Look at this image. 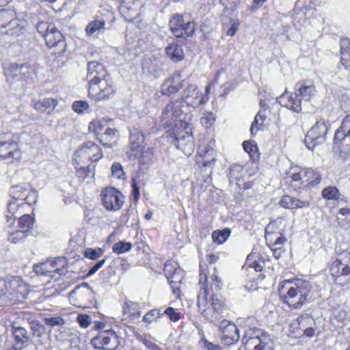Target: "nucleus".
Wrapping results in <instances>:
<instances>
[{
    "label": "nucleus",
    "instance_id": "f257e3e1",
    "mask_svg": "<svg viewBox=\"0 0 350 350\" xmlns=\"http://www.w3.org/2000/svg\"><path fill=\"white\" fill-rule=\"evenodd\" d=\"M198 285L197 307L199 312L210 322H215L224 317L230 310V306L226 299L217 293L221 290L224 282L218 275L217 268L214 267L209 281L206 271L201 267Z\"/></svg>",
    "mask_w": 350,
    "mask_h": 350
},
{
    "label": "nucleus",
    "instance_id": "f03ea898",
    "mask_svg": "<svg viewBox=\"0 0 350 350\" xmlns=\"http://www.w3.org/2000/svg\"><path fill=\"white\" fill-rule=\"evenodd\" d=\"M312 288L309 281L296 278L281 282L278 293L283 304L297 310L310 302Z\"/></svg>",
    "mask_w": 350,
    "mask_h": 350
},
{
    "label": "nucleus",
    "instance_id": "7ed1b4c3",
    "mask_svg": "<svg viewBox=\"0 0 350 350\" xmlns=\"http://www.w3.org/2000/svg\"><path fill=\"white\" fill-rule=\"evenodd\" d=\"M38 64L29 62H8L3 64V73L9 82H22L28 85L38 80Z\"/></svg>",
    "mask_w": 350,
    "mask_h": 350
},
{
    "label": "nucleus",
    "instance_id": "20e7f679",
    "mask_svg": "<svg viewBox=\"0 0 350 350\" xmlns=\"http://www.w3.org/2000/svg\"><path fill=\"white\" fill-rule=\"evenodd\" d=\"M127 154L130 159L137 160L140 165L150 163L154 158V148L146 147L145 135L138 129H134L130 133Z\"/></svg>",
    "mask_w": 350,
    "mask_h": 350
},
{
    "label": "nucleus",
    "instance_id": "39448f33",
    "mask_svg": "<svg viewBox=\"0 0 350 350\" xmlns=\"http://www.w3.org/2000/svg\"><path fill=\"white\" fill-rule=\"evenodd\" d=\"M34 207L12 203L7 206L6 222L12 226L18 218V228L30 234L35 223Z\"/></svg>",
    "mask_w": 350,
    "mask_h": 350
},
{
    "label": "nucleus",
    "instance_id": "423d86ee",
    "mask_svg": "<svg viewBox=\"0 0 350 350\" xmlns=\"http://www.w3.org/2000/svg\"><path fill=\"white\" fill-rule=\"evenodd\" d=\"M37 31L44 38L46 47L51 53L62 55L66 49V43L63 33L53 23L41 21L37 25Z\"/></svg>",
    "mask_w": 350,
    "mask_h": 350
},
{
    "label": "nucleus",
    "instance_id": "0eeeda50",
    "mask_svg": "<svg viewBox=\"0 0 350 350\" xmlns=\"http://www.w3.org/2000/svg\"><path fill=\"white\" fill-rule=\"evenodd\" d=\"M172 34L180 41H187L193 36L197 24L186 13H175L170 16L168 23Z\"/></svg>",
    "mask_w": 350,
    "mask_h": 350
},
{
    "label": "nucleus",
    "instance_id": "6e6552de",
    "mask_svg": "<svg viewBox=\"0 0 350 350\" xmlns=\"http://www.w3.org/2000/svg\"><path fill=\"white\" fill-rule=\"evenodd\" d=\"M117 91V86L111 77L88 85V96L90 100L96 103L106 102L113 99Z\"/></svg>",
    "mask_w": 350,
    "mask_h": 350
},
{
    "label": "nucleus",
    "instance_id": "1a4fd4ad",
    "mask_svg": "<svg viewBox=\"0 0 350 350\" xmlns=\"http://www.w3.org/2000/svg\"><path fill=\"white\" fill-rule=\"evenodd\" d=\"M25 21L16 17L9 9H0V32L11 36H18L25 31Z\"/></svg>",
    "mask_w": 350,
    "mask_h": 350
},
{
    "label": "nucleus",
    "instance_id": "9d476101",
    "mask_svg": "<svg viewBox=\"0 0 350 350\" xmlns=\"http://www.w3.org/2000/svg\"><path fill=\"white\" fill-rule=\"evenodd\" d=\"M269 261L270 258L262 247H254L252 252L247 255L245 262L242 267V269L249 272L250 269H253L256 272L259 273L256 280L262 281L265 276L261 272L265 267L266 263Z\"/></svg>",
    "mask_w": 350,
    "mask_h": 350
},
{
    "label": "nucleus",
    "instance_id": "9b49d317",
    "mask_svg": "<svg viewBox=\"0 0 350 350\" xmlns=\"http://www.w3.org/2000/svg\"><path fill=\"white\" fill-rule=\"evenodd\" d=\"M99 196L102 206L107 211H118L124 203L123 193L114 187L107 186L102 188Z\"/></svg>",
    "mask_w": 350,
    "mask_h": 350
},
{
    "label": "nucleus",
    "instance_id": "f8f14e48",
    "mask_svg": "<svg viewBox=\"0 0 350 350\" xmlns=\"http://www.w3.org/2000/svg\"><path fill=\"white\" fill-rule=\"evenodd\" d=\"M37 200L38 193L29 184H19L12 187V199L8 204L16 203L33 206Z\"/></svg>",
    "mask_w": 350,
    "mask_h": 350
},
{
    "label": "nucleus",
    "instance_id": "ddd939ff",
    "mask_svg": "<svg viewBox=\"0 0 350 350\" xmlns=\"http://www.w3.org/2000/svg\"><path fill=\"white\" fill-rule=\"evenodd\" d=\"M73 157L78 160L96 164L104 157V153L100 145L94 142L88 140L84 142L75 151Z\"/></svg>",
    "mask_w": 350,
    "mask_h": 350
},
{
    "label": "nucleus",
    "instance_id": "4468645a",
    "mask_svg": "<svg viewBox=\"0 0 350 350\" xmlns=\"http://www.w3.org/2000/svg\"><path fill=\"white\" fill-rule=\"evenodd\" d=\"M187 78L183 70H176L163 81L159 90L161 94L167 97L176 95L183 88Z\"/></svg>",
    "mask_w": 350,
    "mask_h": 350
},
{
    "label": "nucleus",
    "instance_id": "2eb2a0df",
    "mask_svg": "<svg viewBox=\"0 0 350 350\" xmlns=\"http://www.w3.org/2000/svg\"><path fill=\"white\" fill-rule=\"evenodd\" d=\"M5 293L10 299L23 301L29 293V286L20 277H12L5 282Z\"/></svg>",
    "mask_w": 350,
    "mask_h": 350
},
{
    "label": "nucleus",
    "instance_id": "dca6fc26",
    "mask_svg": "<svg viewBox=\"0 0 350 350\" xmlns=\"http://www.w3.org/2000/svg\"><path fill=\"white\" fill-rule=\"evenodd\" d=\"M328 125L325 120L320 119L307 132L304 142L306 147L313 150L317 146L323 144L326 139L328 131Z\"/></svg>",
    "mask_w": 350,
    "mask_h": 350
},
{
    "label": "nucleus",
    "instance_id": "f3484780",
    "mask_svg": "<svg viewBox=\"0 0 350 350\" xmlns=\"http://www.w3.org/2000/svg\"><path fill=\"white\" fill-rule=\"evenodd\" d=\"M22 151L18 143L12 139L0 137V160L8 163H14L21 161Z\"/></svg>",
    "mask_w": 350,
    "mask_h": 350
},
{
    "label": "nucleus",
    "instance_id": "a211bd4d",
    "mask_svg": "<svg viewBox=\"0 0 350 350\" xmlns=\"http://www.w3.org/2000/svg\"><path fill=\"white\" fill-rule=\"evenodd\" d=\"M209 93V85H206L205 92L202 94L196 85L190 84L184 90L180 100L183 101V103L185 102L189 107L196 108L208 101Z\"/></svg>",
    "mask_w": 350,
    "mask_h": 350
},
{
    "label": "nucleus",
    "instance_id": "6ab92c4d",
    "mask_svg": "<svg viewBox=\"0 0 350 350\" xmlns=\"http://www.w3.org/2000/svg\"><path fill=\"white\" fill-rule=\"evenodd\" d=\"M91 345L97 349L113 350L119 345L118 336L112 329L98 332L90 341Z\"/></svg>",
    "mask_w": 350,
    "mask_h": 350
},
{
    "label": "nucleus",
    "instance_id": "aec40b11",
    "mask_svg": "<svg viewBox=\"0 0 350 350\" xmlns=\"http://www.w3.org/2000/svg\"><path fill=\"white\" fill-rule=\"evenodd\" d=\"M305 167H291L286 174L285 181L288 188L299 192L306 190Z\"/></svg>",
    "mask_w": 350,
    "mask_h": 350
},
{
    "label": "nucleus",
    "instance_id": "412c9836",
    "mask_svg": "<svg viewBox=\"0 0 350 350\" xmlns=\"http://www.w3.org/2000/svg\"><path fill=\"white\" fill-rule=\"evenodd\" d=\"M338 256L340 258L331 262L329 267V273L334 281L350 275V252L342 251Z\"/></svg>",
    "mask_w": 350,
    "mask_h": 350
},
{
    "label": "nucleus",
    "instance_id": "4be33fe9",
    "mask_svg": "<svg viewBox=\"0 0 350 350\" xmlns=\"http://www.w3.org/2000/svg\"><path fill=\"white\" fill-rule=\"evenodd\" d=\"M274 224L275 223H271L267 226V228H266L265 239L267 245L270 247V250L273 252L274 258L278 259L285 252L284 245L286 242V239L281 233L278 235L273 232L269 231Z\"/></svg>",
    "mask_w": 350,
    "mask_h": 350
},
{
    "label": "nucleus",
    "instance_id": "5701e85b",
    "mask_svg": "<svg viewBox=\"0 0 350 350\" xmlns=\"http://www.w3.org/2000/svg\"><path fill=\"white\" fill-rule=\"evenodd\" d=\"M92 292L88 284L77 286L69 294L70 304L78 308H88L92 303Z\"/></svg>",
    "mask_w": 350,
    "mask_h": 350
},
{
    "label": "nucleus",
    "instance_id": "b1692460",
    "mask_svg": "<svg viewBox=\"0 0 350 350\" xmlns=\"http://www.w3.org/2000/svg\"><path fill=\"white\" fill-rule=\"evenodd\" d=\"M174 144L178 149L187 156L191 155L194 150V139L191 132L185 131V129L176 130L174 133Z\"/></svg>",
    "mask_w": 350,
    "mask_h": 350
},
{
    "label": "nucleus",
    "instance_id": "393cba45",
    "mask_svg": "<svg viewBox=\"0 0 350 350\" xmlns=\"http://www.w3.org/2000/svg\"><path fill=\"white\" fill-rule=\"evenodd\" d=\"M216 161L215 153L212 146L204 140L198 145L196 156V163L202 169L211 166Z\"/></svg>",
    "mask_w": 350,
    "mask_h": 350
},
{
    "label": "nucleus",
    "instance_id": "a878e982",
    "mask_svg": "<svg viewBox=\"0 0 350 350\" xmlns=\"http://www.w3.org/2000/svg\"><path fill=\"white\" fill-rule=\"evenodd\" d=\"M143 5L142 0H120L119 11L126 21L131 22L139 16Z\"/></svg>",
    "mask_w": 350,
    "mask_h": 350
},
{
    "label": "nucleus",
    "instance_id": "bb28decb",
    "mask_svg": "<svg viewBox=\"0 0 350 350\" xmlns=\"http://www.w3.org/2000/svg\"><path fill=\"white\" fill-rule=\"evenodd\" d=\"M219 334L221 341L227 346L236 343L240 337L237 326L227 320H223L221 322Z\"/></svg>",
    "mask_w": 350,
    "mask_h": 350
},
{
    "label": "nucleus",
    "instance_id": "cd10ccee",
    "mask_svg": "<svg viewBox=\"0 0 350 350\" xmlns=\"http://www.w3.org/2000/svg\"><path fill=\"white\" fill-rule=\"evenodd\" d=\"M111 77L104 64L97 61H90L87 64L88 85Z\"/></svg>",
    "mask_w": 350,
    "mask_h": 350
},
{
    "label": "nucleus",
    "instance_id": "c85d7f7f",
    "mask_svg": "<svg viewBox=\"0 0 350 350\" xmlns=\"http://www.w3.org/2000/svg\"><path fill=\"white\" fill-rule=\"evenodd\" d=\"M85 163L72 157V163L75 168V174L79 183H84L88 179H94L95 176L96 164L89 163L84 165Z\"/></svg>",
    "mask_w": 350,
    "mask_h": 350
},
{
    "label": "nucleus",
    "instance_id": "c756f323",
    "mask_svg": "<svg viewBox=\"0 0 350 350\" xmlns=\"http://www.w3.org/2000/svg\"><path fill=\"white\" fill-rule=\"evenodd\" d=\"M269 339V335L263 334L259 329H249L243 336V346L245 350H255L262 342H267Z\"/></svg>",
    "mask_w": 350,
    "mask_h": 350
},
{
    "label": "nucleus",
    "instance_id": "7c9ffc66",
    "mask_svg": "<svg viewBox=\"0 0 350 350\" xmlns=\"http://www.w3.org/2000/svg\"><path fill=\"white\" fill-rule=\"evenodd\" d=\"M183 103L180 100L170 101L164 107L161 118L162 120L176 122L180 120L183 115Z\"/></svg>",
    "mask_w": 350,
    "mask_h": 350
},
{
    "label": "nucleus",
    "instance_id": "2f4dec72",
    "mask_svg": "<svg viewBox=\"0 0 350 350\" xmlns=\"http://www.w3.org/2000/svg\"><path fill=\"white\" fill-rule=\"evenodd\" d=\"M12 334L14 338V345L7 350H21L27 347L30 342V334L28 331L23 327L11 325Z\"/></svg>",
    "mask_w": 350,
    "mask_h": 350
},
{
    "label": "nucleus",
    "instance_id": "473e14b6",
    "mask_svg": "<svg viewBox=\"0 0 350 350\" xmlns=\"http://www.w3.org/2000/svg\"><path fill=\"white\" fill-rule=\"evenodd\" d=\"M273 105L270 106L265 100L260 101V111L258 112L250 127L252 135H254L263 126V124L268 115L271 113Z\"/></svg>",
    "mask_w": 350,
    "mask_h": 350
},
{
    "label": "nucleus",
    "instance_id": "72a5a7b5",
    "mask_svg": "<svg viewBox=\"0 0 350 350\" xmlns=\"http://www.w3.org/2000/svg\"><path fill=\"white\" fill-rule=\"evenodd\" d=\"M141 316L139 304L136 301L126 300L122 305V317L124 321L133 322Z\"/></svg>",
    "mask_w": 350,
    "mask_h": 350
},
{
    "label": "nucleus",
    "instance_id": "f704fd0d",
    "mask_svg": "<svg viewBox=\"0 0 350 350\" xmlns=\"http://www.w3.org/2000/svg\"><path fill=\"white\" fill-rule=\"evenodd\" d=\"M280 104L296 113L301 111V100L297 94L284 93L279 97Z\"/></svg>",
    "mask_w": 350,
    "mask_h": 350
},
{
    "label": "nucleus",
    "instance_id": "c9c22d12",
    "mask_svg": "<svg viewBox=\"0 0 350 350\" xmlns=\"http://www.w3.org/2000/svg\"><path fill=\"white\" fill-rule=\"evenodd\" d=\"M183 279L184 273L183 269L176 271V273L167 278L172 289V293L174 297L177 299H182L183 294L181 291V285Z\"/></svg>",
    "mask_w": 350,
    "mask_h": 350
},
{
    "label": "nucleus",
    "instance_id": "e433bc0d",
    "mask_svg": "<svg viewBox=\"0 0 350 350\" xmlns=\"http://www.w3.org/2000/svg\"><path fill=\"white\" fill-rule=\"evenodd\" d=\"M57 260L46 261L34 267V271L40 275H52L53 273H59L61 269L57 267Z\"/></svg>",
    "mask_w": 350,
    "mask_h": 350
},
{
    "label": "nucleus",
    "instance_id": "4c0bfd02",
    "mask_svg": "<svg viewBox=\"0 0 350 350\" xmlns=\"http://www.w3.org/2000/svg\"><path fill=\"white\" fill-rule=\"evenodd\" d=\"M165 53L174 62H181L185 58V53L181 45L176 42L167 44L165 48Z\"/></svg>",
    "mask_w": 350,
    "mask_h": 350
},
{
    "label": "nucleus",
    "instance_id": "58836bf2",
    "mask_svg": "<svg viewBox=\"0 0 350 350\" xmlns=\"http://www.w3.org/2000/svg\"><path fill=\"white\" fill-rule=\"evenodd\" d=\"M340 44V63L345 68L350 69V39L342 38Z\"/></svg>",
    "mask_w": 350,
    "mask_h": 350
},
{
    "label": "nucleus",
    "instance_id": "ea45409f",
    "mask_svg": "<svg viewBox=\"0 0 350 350\" xmlns=\"http://www.w3.org/2000/svg\"><path fill=\"white\" fill-rule=\"evenodd\" d=\"M57 105V100L53 98H44L34 102L33 108L41 113H50Z\"/></svg>",
    "mask_w": 350,
    "mask_h": 350
},
{
    "label": "nucleus",
    "instance_id": "a19ab883",
    "mask_svg": "<svg viewBox=\"0 0 350 350\" xmlns=\"http://www.w3.org/2000/svg\"><path fill=\"white\" fill-rule=\"evenodd\" d=\"M306 190L317 187L322 180V176L319 172L312 167H306Z\"/></svg>",
    "mask_w": 350,
    "mask_h": 350
},
{
    "label": "nucleus",
    "instance_id": "79ce46f5",
    "mask_svg": "<svg viewBox=\"0 0 350 350\" xmlns=\"http://www.w3.org/2000/svg\"><path fill=\"white\" fill-rule=\"evenodd\" d=\"M106 122L104 120L96 118L91 121L88 125V131L90 133L94 134L96 139L99 140L105 130Z\"/></svg>",
    "mask_w": 350,
    "mask_h": 350
},
{
    "label": "nucleus",
    "instance_id": "37998d69",
    "mask_svg": "<svg viewBox=\"0 0 350 350\" xmlns=\"http://www.w3.org/2000/svg\"><path fill=\"white\" fill-rule=\"evenodd\" d=\"M243 150L248 153L250 157L253 161H258L260 159V152L257 144L251 141H244L243 142Z\"/></svg>",
    "mask_w": 350,
    "mask_h": 350
},
{
    "label": "nucleus",
    "instance_id": "c03bdc74",
    "mask_svg": "<svg viewBox=\"0 0 350 350\" xmlns=\"http://www.w3.org/2000/svg\"><path fill=\"white\" fill-rule=\"evenodd\" d=\"M118 130L114 128H106L103 135L99 137V142L105 147H111L112 140L116 138Z\"/></svg>",
    "mask_w": 350,
    "mask_h": 350
},
{
    "label": "nucleus",
    "instance_id": "a18cd8bd",
    "mask_svg": "<svg viewBox=\"0 0 350 350\" xmlns=\"http://www.w3.org/2000/svg\"><path fill=\"white\" fill-rule=\"evenodd\" d=\"M230 230L228 228L214 230L211 234L213 241L218 245L224 243L230 235Z\"/></svg>",
    "mask_w": 350,
    "mask_h": 350
},
{
    "label": "nucleus",
    "instance_id": "49530a36",
    "mask_svg": "<svg viewBox=\"0 0 350 350\" xmlns=\"http://www.w3.org/2000/svg\"><path fill=\"white\" fill-rule=\"evenodd\" d=\"M322 197L327 200H338L340 197L339 189L335 186L325 187L321 191Z\"/></svg>",
    "mask_w": 350,
    "mask_h": 350
},
{
    "label": "nucleus",
    "instance_id": "de8ad7c7",
    "mask_svg": "<svg viewBox=\"0 0 350 350\" xmlns=\"http://www.w3.org/2000/svg\"><path fill=\"white\" fill-rule=\"evenodd\" d=\"M105 22L103 20H94L90 22L85 27V33L88 36H92L96 31L103 29Z\"/></svg>",
    "mask_w": 350,
    "mask_h": 350
},
{
    "label": "nucleus",
    "instance_id": "09e8293b",
    "mask_svg": "<svg viewBox=\"0 0 350 350\" xmlns=\"http://www.w3.org/2000/svg\"><path fill=\"white\" fill-rule=\"evenodd\" d=\"M29 234L19 228V230L9 232L8 240L11 243L16 244L23 242Z\"/></svg>",
    "mask_w": 350,
    "mask_h": 350
},
{
    "label": "nucleus",
    "instance_id": "8fccbe9b",
    "mask_svg": "<svg viewBox=\"0 0 350 350\" xmlns=\"http://www.w3.org/2000/svg\"><path fill=\"white\" fill-rule=\"evenodd\" d=\"M181 269L177 262L173 260H167L164 265L163 273L166 278H167Z\"/></svg>",
    "mask_w": 350,
    "mask_h": 350
},
{
    "label": "nucleus",
    "instance_id": "3c124183",
    "mask_svg": "<svg viewBox=\"0 0 350 350\" xmlns=\"http://www.w3.org/2000/svg\"><path fill=\"white\" fill-rule=\"evenodd\" d=\"M299 96L304 98L310 100V98L314 94L316 90L313 83L309 85H303L297 90Z\"/></svg>",
    "mask_w": 350,
    "mask_h": 350
},
{
    "label": "nucleus",
    "instance_id": "603ef678",
    "mask_svg": "<svg viewBox=\"0 0 350 350\" xmlns=\"http://www.w3.org/2000/svg\"><path fill=\"white\" fill-rule=\"evenodd\" d=\"M132 248V244L130 242L120 241L114 243L112 246V251L116 254H122L129 252Z\"/></svg>",
    "mask_w": 350,
    "mask_h": 350
},
{
    "label": "nucleus",
    "instance_id": "864d4df0",
    "mask_svg": "<svg viewBox=\"0 0 350 350\" xmlns=\"http://www.w3.org/2000/svg\"><path fill=\"white\" fill-rule=\"evenodd\" d=\"M295 202V197L291 196L290 195H284L280 200L279 204L282 207L284 208L296 209Z\"/></svg>",
    "mask_w": 350,
    "mask_h": 350
},
{
    "label": "nucleus",
    "instance_id": "5fc2aeb1",
    "mask_svg": "<svg viewBox=\"0 0 350 350\" xmlns=\"http://www.w3.org/2000/svg\"><path fill=\"white\" fill-rule=\"evenodd\" d=\"M219 260V256L216 255L215 254H208L205 256V262L203 264L200 265V271L201 272V267H202L206 271V275L210 279V276L208 275L209 271H208V265H211L212 264L215 263ZM200 273H199V275Z\"/></svg>",
    "mask_w": 350,
    "mask_h": 350
},
{
    "label": "nucleus",
    "instance_id": "6e6d98bb",
    "mask_svg": "<svg viewBox=\"0 0 350 350\" xmlns=\"http://www.w3.org/2000/svg\"><path fill=\"white\" fill-rule=\"evenodd\" d=\"M104 254V250L100 247L87 248L84 252V256L88 259L96 260Z\"/></svg>",
    "mask_w": 350,
    "mask_h": 350
},
{
    "label": "nucleus",
    "instance_id": "4d7b16f0",
    "mask_svg": "<svg viewBox=\"0 0 350 350\" xmlns=\"http://www.w3.org/2000/svg\"><path fill=\"white\" fill-rule=\"evenodd\" d=\"M161 316L160 310L158 309H152L148 311L145 315L143 317V321L146 324L149 325L152 323L154 321L157 320Z\"/></svg>",
    "mask_w": 350,
    "mask_h": 350
},
{
    "label": "nucleus",
    "instance_id": "13d9d810",
    "mask_svg": "<svg viewBox=\"0 0 350 350\" xmlns=\"http://www.w3.org/2000/svg\"><path fill=\"white\" fill-rule=\"evenodd\" d=\"M90 108L89 103L86 100H76L72 105V110L77 113H83Z\"/></svg>",
    "mask_w": 350,
    "mask_h": 350
},
{
    "label": "nucleus",
    "instance_id": "bf43d9fd",
    "mask_svg": "<svg viewBox=\"0 0 350 350\" xmlns=\"http://www.w3.org/2000/svg\"><path fill=\"white\" fill-rule=\"evenodd\" d=\"M111 176L118 179H124L125 174L120 163H113L111 167Z\"/></svg>",
    "mask_w": 350,
    "mask_h": 350
},
{
    "label": "nucleus",
    "instance_id": "052dcab7",
    "mask_svg": "<svg viewBox=\"0 0 350 350\" xmlns=\"http://www.w3.org/2000/svg\"><path fill=\"white\" fill-rule=\"evenodd\" d=\"M76 321L81 328L86 329L91 325L92 318L87 314L80 313L77 315Z\"/></svg>",
    "mask_w": 350,
    "mask_h": 350
},
{
    "label": "nucleus",
    "instance_id": "680f3d73",
    "mask_svg": "<svg viewBox=\"0 0 350 350\" xmlns=\"http://www.w3.org/2000/svg\"><path fill=\"white\" fill-rule=\"evenodd\" d=\"M347 137H349V135L343 129H341L340 126L335 132L334 144L340 146Z\"/></svg>",
    "mask_w": 350,
    "mask_h": 350
},
{
    "label": "nucleus",
    "instance_id": "e2e57ef3",
    "mask_svg": "<svg viewBox=\"0 0 350 350\" xmlns=\"http://www.w3.org/2000/svg\"><path fill=\"white\" fill-rule=\"evenodd\" d=\"M131 197L133 203L138 202L140 197V189L135 180H133L131 183Z\"/></svg>",
    "mask_w": 350,
    "mask_h": 350
},
{
    "label": "nucleus",
    "instance_id": "0e129e2a",
    "mask_svg": "<svg viewBox=\"0 0 350 350\" xmlns=\"http://www.w3.org/2000/svg\"><path fill=\"white\" fill-rule=\"evenodd\" d=\"M164 313L169 317L170 321L173 322H177L180 319V313L178 312L175 310V309L172 307H167Z\"/></svg>",
    "mask_w": 350,
    "mask_h": 350
},
{
    "label": "nucleus",
    "instance_id": "69168bd1",
    "mask_svg": "<svg viewBox=\"0 0 350 350\" xmlns=\"http://www.w3.org/2000/svg\"><path fill=\"white\" fill-rule=\"evenodd\" d=\"M64 320L60 317H49L45 319V324L48 326L62 325Z\"/></svg>",
    "mask_w": 350,
    "mask_h": 350
},
{
    "label": "nucleus",
    "instance_id": "338daca9",
    "mask_svg": "<svg viewBox=\"0 0 350 350\" xmlns=\"http://www.w3.org/2000/svg\"><path fill=\"white\" fill-rule=\"evenodd\" d=\"M341 129H343L349 137H350V114L345 116L340 124Z\"/></svg>",
    "mask_w": 350,
    "mask_h": 350
},
{
    "label": "nucleus",
    "instance_id": "774afa93",
    "mask_svg": "<svg viewBox=\"0 0 350 350\" xmlns=\"http://www.w3.org/2000/svg\"><path fill=\"white\" fill-rule=\"evenodd\" d=\"M204 350H222L219 345L213 344L208 341L206 339L203 340Z\"/></svg>",
    "mask_w": 350,
    "mask_h": 350
}]
</instances>
